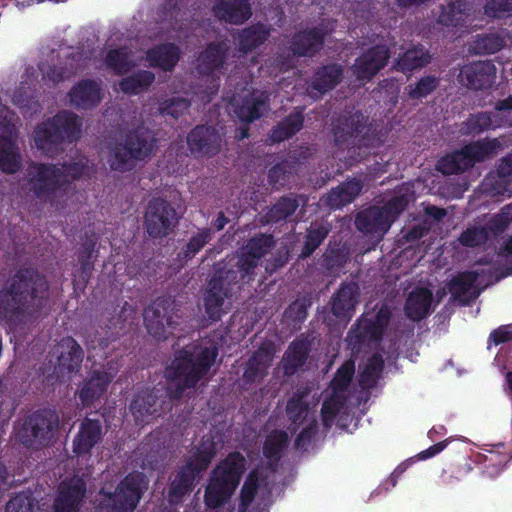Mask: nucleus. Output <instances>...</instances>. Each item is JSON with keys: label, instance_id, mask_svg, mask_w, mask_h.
<instances>
[{"label": "nucleus", "instance_id": "1", "mask_svg": "<svg viewBox=\"0 0 512 512\" xmlns=\"http://www.w3.org/2000/svg\"><path fill=\"white\" fill-rule=\"evenodd\" d=\"M50 298L46 276L34 267L19 268L0 288V321L12 329L36 323Z\"/></svg>", "mask_w": 512, "mask_h": 512}, {"label": "nucleus", "instance_id": "2", "mask_svg": "<svg viewBox=\"0 0 512 512\" xmlns=\"http://www.w3.org/2000/svg\"><path fill=\"white\" fill-rule=\"evenodd\" d=\"M218 356L212 346H185L174 352L171 362L164 369L170 397L180 400L187 390L195 389L206 377Z\"/></svg>", "mask_w": 512, "mask_h": 512}, {"label": "nucleus", "instance_id": "3", "mask_svg": "<svg viewBox=\"0 0 512 512\" xmlns=\"http://www.w3.org/2000/svg\"><path fill=\"white\" fill-rule=\"evenodd\" d=\"M335 146L347 151L352 162H360L366 151L382 144L380 132L370 121L369 116L360 110L344 111L332 122Z\"/></svg>", "mask_w": 512, "mask_h": 512}, {"label": "nucleus", "instance_id": "4", "mask_svg": "<svg viewBox=\"0 0 512 512\" xmlns=\"http://www.w3.org/2000/svg\"><path fill=\"white\" fill-rule=\"evenodd\" d=\"M246 471V459L238 451L230 452L211 471L205 488L204 503L209 509L224 506L238 488Z\"/></svg>", "mask_w": 512, "mask_h": 512}, {"label": "nucleus", "instance_id": "5", "mask_svg": "<svg viewBox=\"0 0 512 512\" xmlns=\"http://www.w3.org/2000/svg\"><path fill=\"white\" fill-rule=\"evenodd\" d=\"M81 130L79 116L63 110L35 127L34 145L45 156L55 157L63 151L64 142H73L80 137Z\"/></svg>", "mask_w": 512, "mask_h": 512}, {"label": "nucleus", "instance_id": "6", "mask_svg": "<svg viewBox=\"0 0 512 512\" xmlns=\"http://www.w3.org/2000/svg\"><path fill=\"white\" fill-rule=\"evenodd\" d=\"M157 146L154 133L145 126H137L128 131L122 142L110 148L107 162L113 171H132L138 162L151 157Z\"/></svg>", "mask_w": 512, "mask_h": 512}, {"label": "nucleus", "instance_id": "7", "mask_svg": "<svg viewBox=\"0 0 512 512\" xmlns=\"http://www.w3.org/2000/svg\"><path fill=\"white\" fill-rule=\"evenodd\" d=\"M144 488L143 474L129 473L114 491L100 488V500L95 512H134L143 496Z\"/></svg>", "mask_w": 512, "mask_h": 512}, {"label": "nucleus", "instance_id": "8", "mask_svg": "<svg viewBox=\"0 0 512 512\" xmlns=\"http://www.w3.org/2000/svg\"><path fill=\"white\" fill-rule=\"evenodd\" d=\"M498 147L496 139H483L470 142L459 150H455L441 157L436 165L439 172L444 175L463 173L478 162L491 157Z\"/></svg>", "mask_w": 512, "mask_h": 512}, {"label": "nucleus", "instance_id": "9", "mask_svg": "<svg viewBox=\"0 0 512 512\" xmlns=\"http://www.w3.org/2000/svg\"><path fill=\"white\" fill-rule=\"evenodd\" d=\"M65 178L64 170L52 163L31 162L26 170L30 191L42 202H54Z\"/></svg>", "mask_w": 512, "mask_h": 512}, {"label": "nucleus", "instance_id": "10", "mask_svg": "<svg viewBox=\"0 0 512 512\" xmlns=\"http://www.w3.org/2000/svg\"><path fill=\"white\" fill-rule=\"evenodd\" d=\"M59 424V417L51 409H38L25 417L17 436L26 448L46 446L53 438Z\"/></svg>", "mask_w": 512, "mask_h": 512}, {"label": "nucleus", "instance_id": "11", "mask_svg": "<svg viewBox=\"0 0 512 512\" xmlns=\"http://www.w3.org/2000/svg\"><path fill=\"white\" fill-rule=\"evenodd\" d=\"M174 309V300L167 296L157 297L144 309L145 327L156 340L164 341L173 335L178 326Z\"/></svg>", "mask_w": 512, "mask_h": 512}, {"label": "nucleus", "instance_id": "12", "mask_svg": "<svg viewBox=\"0 0 512 512\" xmlns=\"http://www.w3.org/2000/svg\"><path fill=\"white\" fill-rule=\"evenodd\" d=\"M169 390L163 391L158 388H145L139 390L133 396L129 410L134 417L136 424L149 423L152 418L160 417L172 409V401Z\"/></svg>", "mask_w": 512, "mask_h": 512}, {"label": "nucleus", "instance_id": "13", "mask_svg": "<svg viewBox=\"0 0 512 512\" xmlns=\"http://www.w3.org/2000/svg\"><path fill=\"white\" fill-rule=\"evenodd\" d=\"M178 222L176 209L169 201L162 197L150 199L144 215V226L151 238L162 239L168 236Z\"/></svg>", "mask_w": 512, "mask_h": 512}, {"label": "nucleus", "instance_id": "14", "mask_svg": "<svg viewBox=\"0 0 512 512\" xmlns=\"http://www.w3.org/2000/svg\"><path fill=\"white\" fill-rule=\"evenodd\" d=\"M235 277L223 276L218 270L215 271L209 280L203 295V304L206 315L211 322L221 320L225 311L223 305L225 299L232 297L235 286L229 281H234Z\"/></svg>", "mask_w": 512, "mask_h": 512}, {"label": "nucleus", "instance_id": "15", "mask_svg": "<svg viewBox=\"0 0 512 512\" xmlns=\"http://www.w3.org/2000/svg\"><path fill=\"white\" fill-rule=\"evenodd\" d=\"M391 58V50L385 44H376L363 51L351 69L358 81L369 82L384 69Z\"/></svg>", "mask_w": 512, "mask_h": 512}, {"label": "nucleus", "instance_id": "16", "mask_svg": "<svg viewBox=\"0 0 512 512\" xmlns=\"http://www.w3.org/2000/svg\"><path fill=\"white\" fill-rule=\"evenodd\" d=\"M87 493V483L80 476L62 480L56 490L53 512H78Z\"/></svg>", "mask_w": 512, "mask_h": 512}, {"label": "nucleus", "instance_id": "17", "mask_svg": "<svg viewBox=\"0 0 512 512\" xmlns=\"http://www.w3.org/2000/svg\"><path fill=\"white\" fill-rule=\"evenodd\" d=\"M222 141L219 130L209 125H197L187 135L188 149L195 158L217 155Z\"/></svg>", "mask_w": 512, "mask_h": 512}, {"label": "nucleus", "instance_id": "18", "mask_svg": "<svg viewBox=\"0 0 512 512\" xmlns=\"http://www.w3.org/2000/svg\"><path fill=\"white\" fill-rule=\"evenodd\" d=\"M57 354V364L54 372L58 378L68 377L77 373L83 362L84 351L80 344L72 337H63L54 348Z\"/></svg>", "mask_w": 512, "mask_h": 512}, {"label": "nucleus", "instance_id": "19", "mask_svg": "<svg viewBox=\"0 0 512 512\" xmlns=\"http://www.w3.org/2000/svg\"><path fill=\"white\" fill-rule=\"evenodd\" d=\"M329 33L323 24L298 31L289 42V50L297 57H313L322 50Z\"/></svg>", "mask_w": 512, "mask_h": 512}, {"label": "nucleus", "instance_id": "20", "mask_svg": "<svg viewBox=\"0 0 512 512\" xmlns=\"http://www.w3.org/2000/svg\"><path fill=\"white\" fill-rule=\"evenodd\" d=\"M203 472L192 462L186 460L185 464L176 470L169 483L167 493L169 503L173 505L181 503L184 497L194 490L197 480Z\"/></svg>", "mask_w": 512, "mask_h": 512}, {"label": "nucleus", "instance_id": "21", "mask_svg": "<svg viewBox=\"0 0 512 512\" xmlns=\"http://www.w3.org/2000/svg\"><path fill=\"white\" fill-rule=\"evenodd\" d=\"M495 74L496 67L491 61H476L460 69L458 81L469 89L482 90L491 86Z\"/></svg>", "mask_w": 512, "mask_h": 512}, {"label": "nucleus", "instance_id": "22", "mask_svg": "<svg viewBox=\"0 0 512 512\" xmlns=\"http://www.w3.org/2000/svg\"><path fill=\"white\" fill-rule=\"evenodd\" d=\"M103 428L99 419L85 417L80 425L78 432L72 441V450L77 457H83L91 454V451L102 440Z\"/></svg>", "mask_w": 512, "mask_h": 512}, {"label": "nucleus", "instance_id": "23", "mask_svg": "<svg viewBox=\"0 0 512 512\" xmlns=\"http://www.w3.org/2000/svg\"><path fill=\"white\" fill-rule=\"evenodd\" d=\"M359 300V287L354 282H344L331 297V312L341 321H350Z\"/></svg>", "mask_w": 512, "mask_h": 512}, {"label": "nucleus", "instance_id": "24", "mask_svg": "<svg viewBox=\"0 0 512 512\" xmlns=\"http://www.w3.org/2000/svg\"><path fill=\"white\" fill-rule=\"evenodd\" d=\"M230 52L227 40L212 41L200 52L197 58V70L201 75L209 76L224 67Z\"/></svg>", "mask_w": 512, "mask_h": 512}, {"label": "nucleus", "instance_id": "25", "mask_svg": "<svg viewBox=\"0 0 512 512\" xmlns=\"http://www.w3.org/2000/svg\"><path fill=\"white\" fill-rule=\"evenodd\" d=\"M69 101L77 109H92L102 100L100 85L92 79H83L68 92Z\"/></svg>", "mask_w": 512, "mask_h": 512}, {"label": "nucleus", "instance_id": "26", "mask_svg": "<svg viewBox=\"0 0 512 512\" xmlns=\"http://www.w3.org/2000/svg\"><path fill=\"white\" fill-rule=\"evenodd\" d=\"M212 12L217 19L235 25L243 24L252 15L248 0H216Z\"/></svg>", "mask_w": 512, "mask_h": 512}, {"label": "nucleus", "instance_id": "27", "mask_svg": "<svg viewBox=\"0 0 512 512\" xmlns=\"http://www.w3.org/2000/svg\"><path fill=\"white\" fill-rule=\"evenodd\" d=\"M383 334L371 319L362 315L357 319L347 335V341L353 351L359 352L363 347L382 339Z\"/></svg>", "mask_w": 512, "mask_h": 512}, {"label": "nucleus", "instance_id": "28", "mask_svg": "<svg viewBox=\"0 0 512 512\" xmlns=\"http://www.w3.org/2000/svg\"><path fill=\"white\" fill-rule=\"evenodd\" d=\"M344 70L341 64L328 63L318 67L312 77L309 88L316 91L318 96L333 90L343 78Z\"/></svg>", "mask_w": 512, "mask_h": 512}, {"label": "nucleus", "instance_id": "29", "mask_svg": "<svg viewBox=\"0 0 512 512\" xmlns=\"http://www.w3.org/2000/svg\"><path fill=\"white\" fill-rule=\"evenodd\" d=\"M180 55V48L175 43H162L146 51V60L153 68L171 72L179 62Z\"/></svg>", "mask_w": 512, "mask_h": 512}, {"label": "nucleus", "instance_id": "30", "mask_svg": "<svg viewBox=\"0 0 512 512\" xmlns=\"http://www.w3.org/2000/svg\"><path fill=\"white\" fill-rule=\"evenodd\" d=\"M431 62L429 50L422 44H416L400 53L394 60L392 69L401 73H410L421 69Z\"/></svg>", "mask_w": 512, "mask_h": 512}, {"label": "nucleus", "instance_id": "31", "mask_svg": "<svg viewBox=\"0 0 512 512\" xmlns=\"http://www.w3.org/2000/svg\"><path fill=\"white\" fill-rule=\"evenodd\" d=\"M272 357V353L267 348L260 347L254 351L245 364L242 376L244 384L251 385L260 382L268 373Z\"/></svg>", "mask_w": 512, "mask_h": 512}, {"label": "nucleus", "instance_id": "32", "mask_svg": "<svg viewBox=\"0 0 512 512\" xmlns=\"http://www.w3.org/2000/svg\"><path fill=\"white\" fill-rule=\"evenodd\" d=\"M478 277L479 273L476 271L458 273L448 283V290L451 293V297L462 305L470 304V302L478 296V293L471 292Z\"/></svg>", "mask_w": 512, "mask_h": 512}, {"label": "nucleus", "instance_id": "33", "mask_svg": "<svg viewBox=\"0 0 512 512\" xmlns=\"http://www.w3.org/2000/svg\"><path fill=\"white\" fill-rule=\"evenodd\" d=\"M470 11L471 3L468 0H451L440 6L437 22L446 27H464Z\"/></svg>", "mask_w": 512, "mask_h": 512}, {"label": "nucleus", "instance_id": "34", "mask_svg": "<svg viewBox=\"0 0 512 512\" xmlns=\"http://www.w3.org/2000/svg\"><path fill=\"white\" fill-rule=\"evenodd\" d=\"M432 300L431 290L424 287L416 288L406 299L404 306L406 316L414 322L423 320L429 315Z\"/></svg>", "mask_w": 512, "mask_h": 512}, {"label": "nucleus", "instance_id": "35", "mask_svg": "<svg viewBox=\"0 0 512 512\" xmlns=\"http://www.w3.org/2000/svg\"><path fill=\"white\" fill-rule=\"evenodd\" d=\"M96 242L93 239H86L80 246L77 252V260L79 269L74 275V285L80 288H85L91 278L92 271L94 270V261Z\"/></svg>", "mask_w": 512, "mask_h": 512}, {"label": "nucleus", "instance_id": "36", "mask_svg": "<svg viewBox=\"0 0 512 512\" xmlns=\"http://www.w3.org/2000/svg\"><path fill=\"white\" fill-rule=\"evenodd\" d=\"M269 35L270 30L259 22L240 30L234 39L237 42L238 51L246 55L264 44Z\"/></svg>", "mask_w": 512, "mask_h": 512}, {"label": "nucleus", "instance_id": "37", "mask_svg": "<svg viewBox=\"0 0 512 512\" xmlns=\"http://www.w3.org/2000/svg\"><path fill=\"white\" fill-rule=\"evenodd\" d=\"M23 163L20 148L11 136L0 135V171L5 174L17 173Z\"/></svg>", "mask_w": 512, "mask_h": 512}, {"label": "nucleus", "instance_id": "38", "mask_svg": "<svg viewBox=\"0 0 512 512\" xmlns=\"http://www.w3.org/2000/svg\"><path fill=\"white\" fill-rule=\"evenodd\" d=\"M259 264V261L240 251L235 268H220L217 270L221 272L223 276H230V274H232V276L235 277V280L229 282L235 287L240 288V284H246L254 281L255 270Z\"/></svg>", "mask_w": 512, "mask_h": 512}, {"label": "nucleus", "instance_id": "39", "mask_svg": "<svg viewBox=\"0 0 512 512\" xmlns=\"http://www.w3.org/2000/svg\"><path fill=\"white\" fill-rule=\"evenodd\" d=\"M310 343L306 339H296L290 343L283 356V370L288 376L295 374L307 361Z\"/></svg>", "mask_w": 512, "mask_h": 512}, {"label": "nucleus", "instance_id": "40", "mask_svg": "<svg viewBox=\"0 0 512 512\" xmlns=\"http://www.w3.org/2000/svg\"><path fill=\"white\" fill-rule=\"evenodd\" d=\"M362 183L352 179L332 188L327 195L326 203L332 209H340L354 201L362 190Z\"/></svg>", "mask_w": 512, "mask_h": 512}, {"label": "nucleus", "instance_id": "41", "mask_svg": "<svg viewBox=\"0 0 512 512\" xmlns=\"http://www.w3.org/2000/svg\"><path fill=\"white\" fill-rule=\"evenodd\" d=\"M299 207L298 196L288 194L280 197L262 216V223L276 224L286 221Z\"/></svg>", "mask_w": 512, "mask_h": 512}, {"label": "nucleus", "instance_id": "42", "mask_svg": "<svg viewBox=\"0 0 512 512\" xmlns=\"http://www.w3.org/2000/svg\"><path fill=\"white\" fill-rule=\"evenodd\" d=\"M331 224L324 220H315L310 223L306 229L303 246L300 256L302 258L310 257L316 249L324 242L331 231Z\"/></svg>", "mask_w": 512, "mask_h": 512}, {"label": "nucleus", "instance_id": "43", "mask_svg": "<svg viewBox=\"0 0 512 512\" xmlns=\"http://www.w3.org/2000/svg\"><path fill=\"white\" fill-rule=\"evenodd\" d=\"M304 124L302 110H296L278 122L270 131V139L273 143H280L296 135Z\"/></svg>", "mask_w": 512, "mask_h": 512}, {"label": "nucleus", "instance_id": "44", "mask_svg": "<svg viewBox=\"0 0 512 512\" xmlns=\"http://www.w3.org/2000/svg\"><path fill=\"white\" fill-rule=\"evenodd\" d=\"M109 380L104 374L94 372L92 377L83 382L77 395L84 407H91L93 403L100 399L107 390Z\"/></svg>", "mask_w": 512, "mask_h": 512}, {"label": "nucleus", "instance_id": "45", "mask_svg": "<svg viewBox=\"0 0 512 512\" xmlns=\"http://www.w3.org/2000/svg\"><path fill=\"white\" fill-rule=\"evenodd\" d=\"M267 104L266 97L263 94H250L245 96L241 104L235 109L237 118L246 124L252 123L262 116V110Z\"/></svg>", "mask_w": 512, "mask_h": 512}, {"label": "nucleus", "instance_id": "46", "mask_svg": "<svg viewBox=\"0 0 512 512\" xmlns=\"http://www.w3.org/2000/svg\"><path fill=\"white\" fill-rule=\"evenodd\" d=\"M217 442L212 434L204 435L187 461L206 471L217 454Z\"/></svg>", "mask_w": 512, "mask_h": 512}, {"label": "nucleus", "instance_id": "47", "mask_svg": "<svg viewBox=\"0 0 512 512\" xmlns=\"http://www.w3.org/2000/svg\"><path fill=\"white\" fill-rule=\"evenodd\" d=\"M155 80L153 72L139 70L120 80L119 89L128 95H137L147 90Z\"/></svg>", "mask_w": 512, "mask_h": 512}, {"label": "nucleus", "instance_id": "48", "mask_svg": "<svg viewBox=\"0 0 512 512\" xmlns=\"http://www.w3.org/2000/svg\"><path fill=\"white\" fill-rule=\"evenodd\" d=\"M312 306L309 294L298 296L285 309L283 317L293 328H300L308 316V309Z\"/></svg>", "mask_w": 512, "mask_h": 512}, {"label": "nucleus", "instance_id": "49", "mask_svg": "<svg viewBox=\"0 0 512 512\" xmlns=\"http://www.w3.org/2000/svg\"><path fill=\"white\" fill-rule=\"evenodd\" d=\"M289 435L286 431L280 429L272 430L265 438L263 443V455L268 460L278 461L283 451L288 447Z\"/></svg>", "mask_w": 512, "mask_h": 512}, {"label": "nucleus", "instance_id": "50", "mask_svg": "<svg viewBox=\"0 0 512 512\" xmlns=\"http://www.w3.org/2000/svg\"><path fill=\"white\" fill-rule=\"evenodd\" d=\"M274 246L275 239L272 234L257 233L246 242L241 251L260 262Z\"/></svg>", "mask_w": 512, "mask_h": 512}, {"label": "nucleus", "instance_id": "51", "mask_svg": "<svg viewBox=\"0 0 512 512\" xmlns=\"http://www.w3.org/2000/svg\"><path fill=\"white\" fill-rule=\"evenodd\" d=\"M211 238L212 235L209 228L201 229L198 233L192 235L189 241L178 252L177 260L181 263H187L209 243Z\"/></svg>", "mask_w": 512, "mask_h": 512}, {"label": "nucleus", "instance_id": "52", "mask_svg": "<svg viewBox=\"0 0 512 512\" xmlns=\"http://www.w3.org/2000/svg\"><path fill=\"white\" fill-rule=\"evenodd\" d=\"M505 44V39L500 34L483 33L475 37L471 44V51L478 55H490L500 51Z\"/></svg>", "mask_w": 512, "mask_h": 512}, {"label": "nucleus", "instance_id": "53", "mask_svg": "<svg viewBox=\"0 0 512 512\" xmlns=\"http://www.w3.org/2000/svg\"><path fill=\"white\" fill-rule=\"evenodd\" d=\"M105 64L116 75H124L134 66L127 48L110 49L106 54Z\"/></svg>", "mask_w": 512, "mask_h": 512}, {"label": "nucleus", "instance_id": "54", "mask_svg": "<svg viewBox=\"0 0 512 512\" xmlns=\"http://www.w3.org/2000/svg\"><path fill=\"white\" fill-rule=\"evenodd\" d=\"M493 127H496V125H494L492 113L478 112L471 114L462 123L461 132L465 135H479Z\"/></svg>", "mask_w": 512, "mask_h": 512}, {"label": "nucleus", "instance_id": "55", "mask_svg": "<svg viewBox=\"0 0 512 512\" xmlns=\"http://www.w3.org/2000/svg\"><path fill=\"white\" fill-rule=\"evenodd\" d=\"M306 396V393H295L287 401V417L297 427L303 423L309 412V403L305 400Z\"/></svg>", "mask_w": 512, "mask_h": 512}, {"label": "nucleus", "instance_id": "56", "mask_svg": "<svg viewBox=\"0 0 512 512\" xmlns=\"http://www.w3.org/2000/svg\"><path fill=\"white\" fill-rule=\"evenodd\" d=\"M384 368V360L381 355L373 354L364 366L360 374L359 383L363 388H372L379 379Z\"/></svg>", "mask_w": 512, "mask_h": 512}, {"label": "nucleus", "instance_id": "57", "mask_svg": "<svg viewBox=\"0 0 512 512\" xmlns=\"http://www.w3.org/2000/svg\"><path fill=\"white\" fill-rule=\"evenodd\" d=\"M440 84V78L435 75L421 77L416 83L407 86L409 99L421 100L433 93Z\"/></svg>", "mask_w": 512, "mask_h": 512}, {"label": "nucleus", "instance_id": "58", "mask_svg": "<svg viewBox=\"0 0 512 512\" xmlns=\"http://www.w3.org/2000/svg\"><path fill=\"white\" fill-rule=\"evenodd\" d=\"M355 373V362L346 360L336 371L331 386L334 392H344L348 389Z\"/></svg>", "mask_w": 512, "mask_h": 512}, {"label": "nucleus", "instance_id": "59", "mask_svg": "<svg viewBox=\"0 0 512 512\" xmlns=\"http://www.w3.org/2000/svg\"><path fill=\"white\" fill-rule=\"evenodd\" d=\"M259 487L258 475L255 471H251L240 491V502L238 512H246L254 501Z\"/></svg>", "mask_w": 512, "mask_h": 512}, {"label": "nucleus", "instance_id": "60", "mask_svg": "<svg viewBox=\"0 0 512 512\" xmlns=\"http://www.w3.org/2000/svg\"><path fill=\"white\" fill-rule=\"evenodd\" d=\"M483 14L489 19H504L512 16V0H485Z\"/></svg>", "mask_w": 512, "mask_h": 512}, {"label": "nucleus", "instance_id": "61", "mask_svg": "<svg viewBox=\"0 0 512 512\" xmlns=\"http://www.w3.org/2000/svg\"><path fill=\"white\" fill-rule=\"evenodd\" d=\"M191 104L190 101L183 97H172L164 100L159 107V111L162 115L171 116L173 119H178L184 113H186Z\"/></svg>", "mask_w": 512, "mask_h": 512}, {"label": "nucleus", "instance_id": "62", "mask_svg": "<svg viewBox=\"0 0 512 512\" xmlns=\"http://www.w3.org/2000/svg\"><path fill=\"white\" fill-rule=\"evenodd\" d=\"M489 235L484 226H473L464 230L459 236V242L465 247L475 248L486 243Z\"/></svg>", "mask_w": 512, "mask_h": 512}, {"label": "nucleus", "instance_id": "63", "mask_svg": "<svg viewBox=\"0 0 512 512\" xmlns=\"http://www.w3.org/2000/svg\"><path fill=\"white\" fill-rule=\"evenodd\" d=\"M512 223V214L509 211H506L505 208H502L501 211L494 216H492L484 228L487 229V233L492 234L493 236H498L505 232L510 224Z\"/></svg>", "mask_w": 512, "mask_h": 512}, {"label": "nucleus", "instance_id": "64", "mask_svg": "<svg viewBox=\"0 0 512 512\" xmlns=\"http://www.w3.org/2000/svg\"><path fill=\"white\" fill-rule=\"evenodd\" d=\"M291 173L292 167L288 164V161L279 162L271 167L268 172L269 183L276 188L283 187L289 182Z\"/></svg>", "mask_w": 512, "mask_h": 512}]
</instances>
